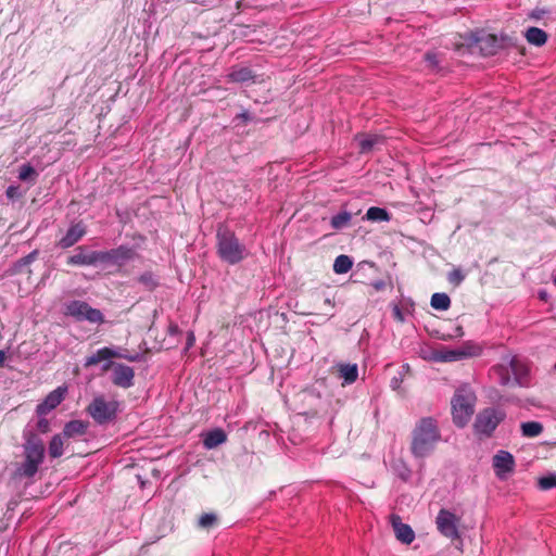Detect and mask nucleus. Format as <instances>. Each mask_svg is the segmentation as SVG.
Masks as SVG:
<instances>
[{
    "label": "nucleus",
    "instance_id": "f257e3e1",
    "mask_svg": "<svg viewBox=\"0 0 556 556\" xmlns=\"http://www.w3.org/2000/svg\"><path fill=\"white\" fill-rule=\"evenodd\" d=\"M441 440L438 422L432 417L421 418L415 426L412 434L410 450L415 457L428 456Z\"/></svg>",
    "mask_w": 556,
    "mask_h": 556
},
{
    "label": "nucleus",
    "instance_id": "6ab92c4d",
    "mask_svg": "<svg viewBox=\"0 0 556 556\" xmlns=\"http://www.w3.org/2000/svg\"><path fill=\"white\" fill-rule=\"evenodd\" d=\"M88 422L83 420H72L64 426L63 437L75 438L84 435L87 431Z\"/></svg>",
    "mask_w": 556,
    "mask_h": 556
},
{
    "label": "nucleus",
    "instance_id": "bb28decb",
    "mask_svg": "<svg viewBox=\"0 0 556 556\" xmlns=\"http://www.w3.org/2000/svg\"><path fill=\"white\" fill-rule=\"evenodd\" d=\"M365 217L371 222H389L391 218L387 210L377 206L369 207Z\"/></svg>",
    "mask_w": 556,
    "mask_h": 556
},
{
    "label": "nucleus",
    "instance_id": "a878e982",
    "mask_svg": "<svg viewBox=\"0 0 556 556\" xmlns=\"http://www.w3.org/2000/svg\"><path fill=\"white\" fill-rule=\"evenodd\" d=\"M430 304L434 309L446 311L451 306V299L446 293H433L430 300Z\"/></svg>",
    "mask_w": 556,
    "mask_h": 556
},
{
    "label": "nucleus",
    "instance_id": "5701e85b",
    "mask_svg": "<svg viewBox=\"0 0 556 556\" xmlns=\"http://www.w3.org/2000/svg\"><path fill=\"white\" fill-rule=\"evenodd\" d=\"M339 374L344 384H351L356 381L358 376L357 365L341 364L339 365Z\"/></svg>",
    "mask_w": 556,
    "mask_h": 556
},
{
    "label": "nucleus",
    "instance_id": "dca6fc26",
    "mask_svg": "<svg viewBox=\"0 0 556 556\" xmlns=\"http://www.w3.org/2000/svg\"><path fill=\"white\" fill-rule=\"evenodd\" d=\"M86 233V229L81 224L71 226L65 236L59 241V247L68 249L77 243Z\"/></svg>",
    "mask_w": 556,
    "mask_h": 556
},
{
    "label": "nucleus",
    "instance_id": "a211bd4d",
    "mask_svg": "<svg viewBox=\"0 0 556 556\" xmlns=\"http://www.w3.org/2000/svg\"><path fill=\"white\" fill-rule=\"evenodd\" d=\"M227 440L225 431L216 428L203 434V445L206 450H212L222 445Z\"/></svg>",
    "mask_w": 556,
    "mask_h": 556
},
{
    "label": "nucleus",
    "instance_id": "f3484780",
    "mask_svg": "<svg viewBox=\"0 0 556 556\" xmlns=\"http://www.w3.org/2000/svg\"><path fill=\"white\" fill-rule=\"evenodd\" d=\"M104 255L103 262L119 264L132 257L134 251L127 247H119L109 252H101Z\"/></svg>",
    "mask_w": 556,
    "mask_h": 556
},
{
    "label": "nucleus",
    "instance_id": "2f4dec72",
    "mask_svg": "<svg viewBox=\"0 0 556 556\" xmlns=\"http://www.w3.org/2000/svg\"><path fill=\"white\" fill-rule=\"evenodd\" d=\"M139 281L149 290H153L157 286V280L151 273H144L139 277Z\"/></svg>",
    "mask_w": 556,
    "mask_h": 556
},
{
    "label": "nucleus",
    "instance_id": "4be33fe9",
    "mask_svg": "<svg viewBox=\"0 0 556 556\" xmlns=\"http://www.w3.org/2000/svg\"><path fill=\"white\" fill-rule=\"evenodd\" d=\"M227 79L231 83H245L253 79V74L248 67H232L227 74Z\"/></svg>",
    "mask_w": 556,
    "mask_h": 556
},
{
    "label": "nucleus",
    "instance_id": "20e7f679",
    "mask_svg": "<svg viewBox=\"0 0 556 556\" xmlns=\"http://www.w3.org/2000/svg\"><path fill=\"white\" fill-rule=\"evenodd\" d=\"M438 532L452 542H458L456 548L463 552L460 517L450 509L441 508L434 520Z\"/></svg>",
    "mask_w": 556,
    "mask_h": 556
},
{
    "label": "nucleus",
    "instance_id": "58836bf2",
    "mask_svg": "<svg viewBox=\"0 0 556 556\" xmlns=\"http://www.w3.org/2000/svg\"><path fill=\"white\" fill-rule=\"evenodd\" d=\"M38 428L42 431V432H47L48 431V428H49V422L47 419L45 418H41L39 419L38 421Z\"/></svg>",
    "mask_w": 556,
    "mask_h": 556
},
{
    "label": "nucleus",
    "instance_id": "3c124183",
    "mask_svg": "<svg viewBox=\"0 0 556 556\" xmlns=\"http://www.w3.org/2000/svg\"><path fill=\"white\" fill-rule=\"evenodd\" d=\"M554 283L556 285V276L554 277Z\"/></svg>",
    "mask_w": 556,
    "mask_h": 556
},
{
    "label": "nucleus",
    "instance_id": "a19ab883",
    "mask_svg": "<svg viewBox=\"0 0 556 556\" xmlns=\"http://www.w3.org/2000/svg\"><path fill=\"white\" fill-rule=\"evenodd\" d=\"M239 118L243 119L244 122L250 121V114L248 111H243L238 115Z\"/></svg>",
    "mask_w": 556,
    "mask_h": 556
},
{
    "label": "nucleus",
    "instance_id": "72a5a7b5",
    "mask_svg": "<svg viewBox=\"0 0 556 556\" xmlns=\"http://www.w3.org/2000/svg\"><path fill=\"white\" fill-rule=\"evenodd\" d=\"M465 276L460 269H454L448 274V281L455 286H458L463 282Z\"/></svg>",
    "mask_w": 556,
    "mask_h": 556
},
{
    "label": "nucleus",
    "instance_id": "c9c22d12",
    "mask_svg": "<svg viewBox=\"0 0 556 556\" xmlns=\"http://www.w3.org/2000/svg\"><path fill=\"white\" fill-rule=\"evenodd\" d=\"M5 194L9 199L14 200L21 197L20 188L16 186H9Z\"/></svg>",
    "mask_w": 556,
    "mask_h": 556
},
{
    "label": "nucleus",
    "instance_id": "aec40b11",
    "mask_svg": "<svg viewBox=\"0 0 556 556\" xmlns=\"http://www.w3.org/2000/svg\"><path fill=\"white\" fill-rule=\"evenodd\" d=\"M504 367H508L511 370L515 378H519L520 376L526 374L525 364L516 356L510 354L506 355L503 358V364L501 365V368L503 369Z\"/></svg>",
    "mask_w": 556,
    "mask_h": 556
},
{
    "label": "nucleus",
    "instance_id": "cd10ccee",
    "mask_svg": "<svg viewBox=\"0 0 556 556\" xmlns=\"http://www.w3.org/2000/svg\"><path fill=\"white\" fill-rule=\"evenodd\" d=\"M356 140L358 141L361 152L366 153L371 151L372 148L380 141V137L376 135L357 136Z\"/></svg>",
    "mask_w": 556,
    "mask_h": 556
},
{
    "label": "nucleus",
    "instance_id": "9b49d317",
    "mask_svg": "<svg viewBox=\"0 0 556 556\" xmlns=\"http://www.w3.org/2000/svg\"><path fill=\"white\" fill-rule=\"evenodd\" d=\"M113 367V383L122 388H129L134 383V369L123 364H112L111 362L103 365V370Z\"/></svg>",
    "mask_w": 556,
    "mask_h": 556
},
{
    "label": "nucleus",
    "instance_id": "7c9ffc66",
    "mask_svg": "<svg viewBox=\"0 0 556 556\" xmlns=\"http://www.w3.org/2000/svg\"><path fill=\"white\" fill-rule=\"evenodd\" d=\"M538 484L544 491L556 488V472L539 478Z\"/></svg>",
    "mask_w": 556,
    "mask_h": 556
},
{
    "label": "nucleus",
    "instance_id": "393cba45",
    "mask_svg": "<svg viewBox=\"0 0 556 556\" xmlns=\"http://www.w3.org/2000/svg\"><path fill=\"white\" fill-rule=\"evenodd\" d=\"M352 266V258L348 255L341 254L334 260L333 271L339 275L346 274L349 270H351Z\"/></svg>",
    "mask_w": 556,
    "mask_h": 556
},
{
    "label": "nucleus",
    "instance_id": "b1692460",
    "mask_svg": "<svg viewBox=\"0 0 556 556\" xmlns=\"http://www.w3.org/2000/svg\"><path fill=\"white\" fill-rule=\"evenodd\" d=\"M521 434L526 438H535L543 432V425L539 421H526L520 425Z\"/></svg>",
    "mask_w": 556,
    "mask_h": 556
},
{
    "label": "nucleus",
    "instance_id": "c03bdc74",
    "mask_svg": "<svg viewBox=\"0 0 556 556\" xmlns=\"http://www.w3.org/2000/svg\"><path fill=\"white\" fill-rule=\"evenodd\" d=\"M5 361V352L0 350V367L4 364Z\"/></svg>",
    "mask_w": 556,
    "mask_h": 556
},
{
    "label": "nucleus",
    "instance_id": "4c0bfd02",
    "mask_svg": "<svg viewBox=\"0 0 556 556\" xmlns=\"http://www.w3.org/2000/svg\"><path fill=\"white\" fill-rule=\"evenodd\" d=\"M545 14H547V11L544 9H535L530 13V17L534 20L542 18Z\"/></svg>",
    "mask_w": 556,
    "mask_h": 556
},
{
    "label": "nucleus",
    "instance_id": "8fccbe9b",
    "mask_svg": "<svg viewBox=\"0 0 556 556\" xmlns=\"http://www.w3.org/2000/svg\"><path fill=\"white\" fill-rule=\"evenodd\" d=\"M395 384H397V381L396 380H393L392 381V386L395 388Z\"/></svg>",
    "mask_w": 556,
    "mask_h": 556
},
{
    "label": "nucleus",
    "instance_id": "de8ad7c7",
    "mask_svg": "<svg viewBox=\"0 0 556 556\" xmlns=\"http://www.w3.org/2000/svg\"><path fill=\"white\" fill-rule=\"evenodd\" d=\"M457 330H458V334L462 336L463 334L462 327H458Z\"/></svg>",
    "mask_w": 556,
    "mask_h": 556
},
{
    "label": "nucleus",
    "instance_id": "79ce46f5",
    "mask_svg": "<svg viewBox=\"0 0 556 556\" xmlns=\"http://www.w3.org/2000/svg\"><path fill=\"white\" fill-rule=\"evenodd\" d=\"M194 340H195L194 334L192 332H190L188 336V342H187L188 348L193 345Z\"/></svg>",
    "mask_w": 556,
    "mask_h": 556
},
{
    "label": "nucleus",
    "instance_id": "7ed1b4c3",
    "mask_svg": "<svg viewBox=\"0 0 556 556\" xmlns=\"http://www.w3.org/2000/svg\"><path fill=\"white\" fill-rule=\"evenodd\" d=\"M217 253L224 262L231 265L240 263L248 255L245 247L228 230L217 232Z\"/></svg>",
    "mask_w": 556,
    "mask_h": 556
},
{
    "label": "nucleus",
    "instance_id": "37998d69",
    "mask_svg": "<svg viewBox=\"0 0 556 556\" xmlns=\"http://www.w3.org/2000/svg\"><path fill=\"white\" fill-rule=\"evenodd\" d=\"M178 331H179V329H178V326H177V325H170V326H169V332H170L172 334H176V333H178Z\"/></svg>",
    "mask_w": 556,
    "mask_h": 556
},
{
    "label": "nucleus",
    "instance_id": "0eeeda50",
    "mask_svg": "<svg viewBox=\"0 0 556 556\" xmlns=\"http://www.w3.org/2000/svg\"><path fill=\"white\" fill-rule=\"evenodd\" d=\"M505 418L503 410L488 408L479 413L476 417L473 429L479 435L490 437L496 427Z\"/></svg>",
    "mask_w": 556,
    "mask_h": 556
},
{
    "label": "nucleus",
    "instance_id": "1a4fd4ad",
    "mask_svg": "<svg viewBox=\"0 0 556 556\" xmlns=\"http://www.w3.org/2000/svg\"><path fill=\"white\" fill-rule=\"evenodd\" d=\"M66 314L78 320H88L90 323H102V313L89 306L83 301H73L66 305Z\"/></svg>",
    "mask_w": 556,
    "mask_h": 556
},
{
    "label": "nucleus",
    "instance_id": "f704fd0d",
    "mask_svg": "<svg viewBox=\"0 0 556 556\" xmlns=\"http://www.w3.org/2000/svg\"><path fill=\"white\" fill-rule=\"evenodd\" d=\"M35 173V169L30 165H23L18 173V178L21 180H26Z\"/></svg>",
    "mask_w": 556,
    "mask_h": 556
},
{
    "label": "nucleus",
    "instance_id": "49530a36",
    "mask_svg": "<svg viewBox=\"0 0 556 556\" xmlns=\"http://www.w3.org/2000/svg\"><path fill=\"white\" fill-rule=\"evenodd\" d=\"M508 381H509V378H508V377H506V378H504V377H503V378H502V383H503V384L508 383Z\"/></svg>",
    "mask_w": 556,
    "mask_h": 556
},
{
    "label": "nucleus",
    "instance_id": "c756f323",
    "mask_svg": "<svg viewBox=\"0 0 556 556\" xmlns=\"http://www.w3.org/2000/svg\"><path fill=\"white\" fill-rule=\"evenodd\" d=\"M63 439L61 434L52 437L49 443V454L51 457L56 458L63 454Z\"/></svg>",
    "mask_w": 556,
    "mask_h": 556
},
{
    "label": "nucleus",
    "instance_id": "9d476101",
    "mask_svg": "<svg viewBox=\"0 0 556 556\" xmlns=\"http://www.w3.org/2000/svg\"><path fill=\"white\" fill-rule=\"evenodd\" d=\"M515 458L511 453L501 450L493 456V468L498 479H506L515 470Z\"/></svg>",
    "mask_w": 556,
    "mask_h": 556
},
{
    "label": "nucleus",
    "instance_id": "6e6552de",
    "mask_svg": "<svg viewBox=\"0 0 556 556\" xmlns=\"http://www.w3.org/2000/svg\"><path fill=\"white\" fill-rule=\"evenodd\" d=\"M482 352V349L479 345L467 343L463 348L455 350H435L433 351L431 358L434 362H455L460 361L471 356H478Z\"/></svg>",
    "mask_w": 556,
    "mask_h": 556
},
{
    "label": "nucleus",
    "instance_id": "09e8293b",
    "mask_svg": "<svg viewBox=\"0 0 556 556\" xmlns=\"http://www.w3.org/2000/svg\"><path fill=\"white\" fill-rule=\"evenodd\" d=\"M427 60L433 62V59L430 55H427Z\"/></svg>",
    "mask_w": 556,
    "mask_h": 556
},
{
    "label": "nucleus",
    "instance_id": "e433bc0d",
    "mask_svg": "<svg viewBox=\"0 0 556 556\" xmlns=\"http://www.w3.org/2000/svg\"><path fill=\"white\" fill-rule=\"evenodd\" d=\"M392 313H393V317L399 320L400 323H403L404 321V315L401 311V308L399 307V305H394L393 308H392Z\"/></svg>",
    "mask_w": 556,
    "mask_h": 556
},
{
    "label": "nucleus",
    "instance_id": "f8f14e48",
    "mask_svg": "<svg viewBox=\"0 0 556 556\" xmlns=\"http://www.w3.org/2000/svg\"><path fill=\"white\" fill-rule=\"evenodd\" d=\"M103 257L104 255H101V252H87L85 248L79 247L77 252L67 258V264L74 266H91L103 263Z\"/></svg>",
    "mask_w": 556,
    "mask_h": 556
},
{
    "label": "nucleus",
    "instance_id": "c85d7f7f",
    "mask_svg": "<svg viewBox=\"0 0 556 556\" xmlns=\"http://www.w3.org/2000/svg\"><path fill=\"white\" fill-rule=\"evenodd\" d=\"M352 219L351 213L343 211L331 217L330 224L333 229H342L346 227Z\"/></svg>",
    "mask_w": 556,
    "mask_h": 556
},
{
    "label": "nucleus",
    "instance_id": "412c9836",
    "mask_svg": "<svg viewBox=\"0 0 556 556\" xmlns=\"http://www.w3.org/2000/svg\"><path fill=\"white\" fill-rule=\"evenodd\" d=\"M525 37L530 45L542 47L547 41V34L538 27H530L527 29Z\"/></svg>",
    "mask_w": 556,
    "mask_h": 556
},
{
    "label": "nucleus",
    "instance_id": "39448f33",
    "mask_svg": "<svg viewBox=\"0 0 556 556\" xmlns=\"http://www.w3.org/2000/svg\"><path fill=\"white\" fill-rule=\"evenodd\" d=\"M25 460L22 466L17 469V473L22 477H33L39 465L43 460L45 446L38 438H30L27 440L25 446Z\"/></svg>",
    "mask_w": 556,
    "mask_h": 556
},
{
    "label": "nucleus",
    "instance_id": "2eb2a0df",
    "mask_svg": "<svg viewBox=\"0 0 556 556\" xmlns=\"http://www.w3.org/2000/svg\"><path fill=\"white\" fill-rule=\"evenodd\" d=\"M392 527L395 538L403 544H410L415 540V532L409 525L403 523L399 516H392Z\"/></svg>",
    "mask_w": 556,
    "mask_h": 556
},
{
    "label": "nucleus",
    "instance_id": "f03ea898",
    "mask_svg": "<svg viewBox=\"0 0 556 556\" xmlns=\"http://www.w3.org/2000/svg\"><path fill=\"white\" fill-rule=\"evenodd\" d=\"M453 421L457 427H465L475 413L476 395L467 386L456 390L452 401Z\"/></svg>",
    "mask_w": 556,
    "mask_h": 556
},
{
    "label": "nucleus",
    "instance_id": "ea45409f",
    "mask_svg": "<svg viewBox=\"0 0 556 556\" xmlns=\"http://www.w3.org/2000/svg\"><path fill=\"white\" fill-rule=\"evenodd\" d=\"M35 255H36V252H33V253L28 254L26 257H24V258L22 260V263H23V264H29V263H31V262L34 261V258H35Z\"/></svg>",
    "mask_w": 556,
    "mask_h": 556
},
{
    "label": "nucleus",
    "instance_id": "ddd939ff",
    "mask_svg": "<svg viewBox=\"0 0 556 556\" xmlns=\"http://www.w3.org/2000/svg\"><path fill=\"white\" fill-rule=\"evenodd\" d=\"M114 357H123V358H126L127 361L129 362H136L139 359V355L136 354V355H123V354H119L116 350L114 349H111V348H102V349H99L96 353H93L92 355L86 357L85 359V367H90V366H93L102 361H109L111 358H114Z\"/></svg>",
    "mask_w": 556,
    "mask_h": 556
},
{
    "label": "nucleus",
    "instance_id": "423d86ee",
    "mask_svg": "<svg viewBox=\"0 0 556 556\" xmlns=\"http://www.w3.org/2000/svg\"><path fill=\"white\" fill-rule=\"evenodd\" d=\"M119 403L117 401H105L103 396H96L87 407L88 414L100 425L106 424L116 417Z\"/></svg>",
    "mask_w": 556,
    "mask_h": 556
},
{
    "label": "nucleus",
    "instance_id": "473e14b6",
    "mask_svg": "<svg viewBox=\"0 0 556 556\" xmlns=\"http://www.w3.org/2000/svg\"><path fill=\"white\" fill-rule=\"evenodd\" d=\"M217 517L213 513L203 514L199 519V526L201 528H210L215 525Z\"/></svg>",
    "mask_w": 556,
    "mask_h": 556
},
{
    "label": "nucleus",
    "instance_id": "4468645a",
    "mask_svg": "<svg viewBox=\"0 0 556 556\" xmlns=\"http://www.w3.org/2000/svg\"><path fill=\"white\" fill-rule=\"evenodd\" d=\"M67 392L66 387H59L55 390L51 391L45 400L38 404L36 408V413L38 416H45L48 413H50L52 409H54L56 406L61 404V402L64 400L65 394Z\"/></svg>",
    "mask_w": 556,
    "mask_h": 556
},
{
    "label": "nucleus",
    "instance_id": "a18cd8bd",
    "mask_svg": "<svg viewBox=\"0 0 556 556\" xmlns=\"http://www.w3.org/2000/svg\"><path fill=\"white\" fill-rule=\"evenodd\" d=\"M325 303L330 305V306H333V302L331 301V299H326Z\"/></svg>",
    "mask_w": 556,
    "mask_h": 556
}]
</instances>
